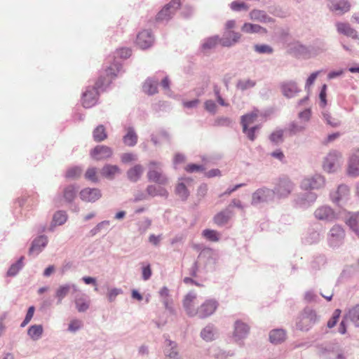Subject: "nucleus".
I'll return each instance as SVG.
<instances>
[{"label":"nucleus","mask_w":359,"mask_h":359,"mask_svg":"<svg viewBox=\"0 0 359 359\" xmlns=\"http://www.w3.org/2000/svg\"><path fill=\"white\" fill-rule=\"evenodd\" d=\"M121 172L120 168L114 165H106L101 171V174L106 178L113 179L114 176Z\"/></svg>","instance_id":"obj_25"},{"label":"nucleus","mask_w":359,"mask_h":359,"mask_svg":"<svg viewBox=\"0 0 359 359\" xmlns=\"http://www.w3.org/2000/svg\"><path fill=\"white\" fill-rule=\"evenodd\" d=\"M217 302L215 300H207L197 308V314L201 318H205L212 314L217 308Z\"/></svg>","instance_id":"obj_9"},{"label":"nucleus","mask_w":359,"mask_h":359,"mask_svg":"<svg viewBox=\"0 0 359 359\" xmlns=\"http://www.w3.org/2000/svg\"><path fill=\"white\" fill-rule=\"evenodd\" d=\"M181 2L180 0H172L164 6V7L158 13L156 17V21H164L170 20L175 13L180 8Z\"/></svg>","instance_id":"obj_4"},{"label":"nucleus","mask_w":359,"mask_h":359,"mask_svg":"<svg viewBox=\"0 0 359 359\" xmlns=\"http://www.w3.org/2000/svg\"><path fill=\"white\" fill-rule=\"evenodd\" d=\"M348 318L359 326V305L355 306L348 312Z\"/></svg>","instance_id":"obj_43"},{"label":"nucleus","mask_w":359,"mask_h":359,"mask_svg":"<svg viewBox=\"0 0 359 359\" xmlns=\"http://www.w3.org/2000/svg\"><path fill=\"white\" fill-rule=\"evenodd\" d=\"M351 5L348 0H331L330 9L332 11L344 14L351 10Z\"/></svg>","instance_id":"obj_14"},{"label":"nucleus","mask_w":359,"mask_h":359,"mask_svg":"<svg viewBox=\"0 0 359 359\" xmlns=\"http://www.w3.org/2000/svg\"><path fill=\"white\" fill-rule=\"evenodd\" d=\"M67 221V215L65 212L58 211L53 215V222L57 225H62Z\"/></svg>","instance_id":"obj_42"},{"label":"nucleus","mask_w":359,"mask_h":359,"mask_svg":"<svg viewBox=\"0 0 359 359\" xmlns=\"http://www.w3.org/2000/svg\"><path fill=\"white\" fill-rule=\"evenodd\" d=\"M201 337L206 341H210L214 337L212 329L210 327L204 328L201 332Z\"/></svg>","instance_id":"obj_54"},{"label":"nucleus","mask_w":359,"mask_h":359,"mask_svg":"<svg viewBox=\"0 0 359 359\" xmlns=\"http://www.w3.org/2000/svg\"><path fill=\"white\" fill-rule=\"evenodd\" d=\"M93 139L95 142H100L107 138L106 129L103 125L97 126L93 133Z\"/></svg>","instance_id":"obj_30"},{"label":"nucleus","mask_w":359,"mask_h":359,"mask_svg":"<svg viewBox=\"0 0 359 359\" xmlns=\"http://www.w3.org/2000/svg\"><path fill=\"white\" fill-rule=\"evenodd\" d=\"M255 82L250 79L240 80L237 83V87L242 90H246L248 88L255 86Z\"/></svg>","instance_id":"obj_46"},{"label":"nucleus","mask_w":359,"mask_h":359,"mask_svg":"<svg viewBox=\"0 0 359 359\" xmlns=\"http://www.w3.org/2000/svg\"><path fill=\"white\" fill-rule=\"evenodd\" d=\"M85 177L93 182H97V170L94 168H90L87 170L85 174Z\"/></svg>","instance_id":"obj_51"},{"label":"nucleus","mask_w":359,"mask_h":359,"mask_svg":"<svg viewBox=\"0 0 359 359\" xmlns=\"http://www.w3.org/2000/svg\"><path fill=\"white\" fill-rule=\"evenodd\" d=\"M254 48L255 51L259 53H271L273 52V48L271 46L265 44H257Z\"/></svg>","instance_id":"obj_52"},{"label":"nucleus","mask_w":359,"mask_h":359,"mask_svg":"<svg viewBox=\"0 0 359 359\" xmlns=\"http://www.w3.org/2000/svg\"><path fill=\"white\" fill-rule=\"evenodd\" d=\"M153 40L151 33L148 30H144L138 34L136 43L140 48L146 49L151 46Z\"/></svg>","instance_id":"obj_12"},{"label":"nucleus","mask_w":359,"mask_h":359,"mask_svg":"<svg viewBox=\"0 0 359 359\" xmlns=\"http://www.w3.org/2000/svg\"><path fill=\"white\" fill-rule=\"evenodd\" d=\"M176 192L182 199H186L188 196V191L184 183H179L177 185Z\"/></svg>","instance_id":"obj_48"},{"label":"nucleus","mask_w":359,"mask_h":359,"mask_svg":"<svg viewBox=\"0 0 359 359\" xmlns=\"http://www.w3.org/2000/svg\"><path fill=\"white\" fill-rule=\"evenodd\" d=\"M43 333V327L41 325H34L31 326L27 331L28 335L33 339H39Z\"/></svg>","instance_id":"obj_32"},{"label":"nucleus","mask_w":359,"mask_h":359,"mask_svg":"<svg viewBox=\"0 0 359 359\" xmlns=\"http://www.w3.org/2000/svg\"><path fill=\"white\" fill-rule=\"evenodd\" d=\"M158 83L151 80H147L143 86L144 91L149 94L153 95L157 92Z\"/></svg>","instance_id":"obj_34"},{"label":"nucleus","mask_w":359,"mask_h":359,"mask_svg":"<svg viewBox=\"0 0 359 359\" xmlns=\"http://www.w3.org/2000/svg\"><path fill=\"white\" fill-rule=\"evenodd\" d=\"M337 30L339 33L351 37L353 39L358 38L357 32L351 27L348 23L346 22H337L336 23Z\"/></svg>","instance_id":"obj_18"},{"label":"nucleus","mask_w":359,"mask_h":359,"mask_svg":"<svg viewBox=\"0 0 359 359\" xmlns=\"http://www.w3.org/2000/svg\"><path fill=\"white\" fill-rule=\"evenodd\" d=\"M123 142L126 145L133 147L136 144L137 142V135L132 128L127 129V133L123 138Z\"/></svg>","instance_id":"obj_29"},{"label":"nucleus","mask_w":359,"mask_h":359,"mask_svg":"<svg viewBox=\"0 0 359 359\" xmlns=\"http://www.w3.org/2000/svg\"><path fill=\"white\" fill-rule=\"evenodd\" d=\"M345 231L339 225H334L327 236V240L330 247L336 248L341 245L345 238Z\"/></svg>","instance_id":"obj_2"},{"label":"nucleus","mask_w":359,"mask_h":359,"mask_svg":"<svg viewBox=\"0 0 359 359\" xmlns=\"http://www.w3.org/2000/svg\"><path fill=\"white\" fill-rule=\"evenodd\" d=\"M341 155L338 151L330 152L323 162V169L328 172H335L341 165Z\"/></svg>","instance_id":"obj_5"},{"label":"nucleus","mask_w":359,"mask_h":359,"mask_svg":"<svg viewBox=\"0 0 359 359\" xmlns=\"http://www.w3.org/2000/svg\"><path fill=\"white\" fill-rule=\"evenodd\" d=\"M281 89L283 95L287 97H291L295 95L299 91L298 87L294 82H285L282 84Z\"/></svg>","instance_id":"obj_22"},{"label":"nucleus","mask_w":359,"mask_h":359,"mask_svg":"<svg viewBox=\"0 0 359 359\" xmlns=\"http://www.w3.org/2000/svg\"><path fill=\"white\" fill-rule=\"evenodd\" d=\"M81 325H82V323L81 320L74 319V320H71V322L69 325L68 330L70 332H74L77 331L78 330H79L81 327Z\"/></svg>","instance_id":"obj_57"},{"label":"nucleus","mask_w":359,"mask_h":359,"mask_svg":"<svg viewBox=\"0 0 359 359\" xmlns=\"http://www.w3.org/2000/svg\"><path fill=\"white\" fill-rule=\"evenodd\" d=\"M283 131L282 130H277L271 133L270 135V140L273 142L278 143L283 140Z\"/></svg>","instance_id":"obj_53"},{"label":"nucleus","mask_w":359,"mask_h":359,"mask_svg":"<svg viewBox=\"0 0 359 359\" xmlns=\"http://www.w3.org/2000/svg\"><path fill=\"white\" fill-rule=\"evenodd\" d=\"M34 310H35V309L33 306H30L28 309L25 318L24 319L23 322L21 323L20 326L22 327L26 326L30 322V320H32V318L34 316Z\"/></svg>","instance_id":"obj_55"},{"label":"nucleus","mask_w":359,"mask_h":359,"mask_svg":"<svg viewBox=\"0 0 359 359\" xmlns=\"http://www.w3.org/2000/svg\"><path fill=\"white\" fill-rule=\"evenodd\" d=\"M120 293H121V290L120 289L114 288L110 290L107 294L109 300L113 302Z\"/></svg>","instance_id":"obj_59"},{"label":"nucleus","mask_w":359,"mask_h":359,"mask_svg":"<svg viewBox=\"0 0 359 359\" xmlns=\"http://www.w3.org/2000/svg\"><path fill=\"white\" fill-rule=\"evenodd\" d=\"M75 303H76L77 310L79 312H84L89 307L88 302L86 300V299H84L83 297L76 299L75 301Z\"/></svg>","instance_id":"obj_44"},{"label":"nucleus","mask_w":359,"mask_h":359,"mask_svg":"<svg viewBox=\"0 0 359 359\" xmlns=\"http://www.w3.org/2000/svg\"><path fill=\"white\" fill-rule=\"evenodd\" d=\"M76 192H77V189L74 186H73V185L67 186L64 189V191H63V196H64L65 201L67 202H72L74 199Z\"/></svg>","instance_id":"obj_33"},{"label":"nucleus","mask_w":359,"mask_h":359,"mask_svg":"<svg viewBox=\"0 0 359 359\" xmlns=\"http://www.w3.org/2000/svg\"><path fill=\"white\" fill-rule=\"evenodd\" d=\"M116 53L121 58H128L131 55V50L128 48H121L116 50Z\"/></svg>","instance_id":"obj_56"},{"label":"nucleus","mask_w":359,"mask_h":359,"mask_svg":"<svg viewBox=\"0 0 359 359\" xmlns=\"http://www.w3.org/2000/svg\"><path fill=\"white\" fill-rule=\"evenodd\" d=\"M231 8L237 11L241 9L248 10V7L243 2L233 1L231 4Z\"/></svg>","instance_id":"obj_58"},{"label":"nucleus","mask_w":359,"mask_h":359,"mask_svg":"<svg viewBox=\"0 0 359 359\" xmlns=\"http://www.w3.org/2000/svg\"><path fill=\"white\" fill-rule=\"evenodd\" d=\"M347 223L350 227L357 233L359 230V213L352 215Z\"/></svg>","instance_id":"obj_40"},{"label":"nucleus","mask_w":359,"mask_h":359,"mask_svg":"<svg viewBox=\"0 0 359 359\" xmlns=\"http://www.w3.org/2000/svg\"><path fill=\"white\" fill-rule=\"evenodd\" d=\"M205 108L208 111L215 113L217 106L212 100H207L205 102Z\"/></svg>","instance_id":"obj_61"},{"label":"nucleus","mask_w":359,"mask_h":359,"mask_svg":"<svg viewBox=\"0 0 359 359\" xmlns=\"http://www.w3.org/2000/svg\"><path fill=\"white\" fill-rule=\"evenodd\" d=\"M249 332V327L241 321H236L233 335L237 339H241L246 336Z\"/></svg>","instance_id":"obj_23"},{"label":"nucleus","mask_w":359,"mask_h":359,"mask_svg":"<svg viewBox=\"0 0 359 359\" xmlns=\"http://www.w3.org/2000/svg\"><path fill=\"white\" fill-rule=\"evenodd\" d=\"M232 215V211L227 208L215 215L213 218L214 223L219 226H224L229 222Z\"/></svg>","instance_id":"obj_16"},{"label":"nucleus","mask_w":359,"mask_h":359,"mask_svg":"<svg viewBox=\"0 0 359 359\" xmlns=\"http://www.w3.org/2000/svg\"><path fill=\"white\" fill-rule=\"evenodd\" d=\"M107 82H109V79L106 80L105 77L100 76L94 87L86 89L81 98L82 105L85 108H90L95 105L99 96L98 89L102 88Z\"/></svg>","instance_id":"obj_1"},{"label":"nucleus","mask_w":359,"mask_h":359,"mask_svg":"<svg viewBox=\"0 0 359 359\" xmlns=\"http://www.w3.org/2000/svg\"><path fill=\"white\" fill-rule=\"evenodd\" d=\"M294 189V184L287 177L278 179L274 188L273 194H276L280 197H286L289 196Z\"/></svg>","instance_id":"obj_7"},{"label":"nucleus","mask_w":359,"mask_h":359,"mask_svg":"<svg viewBox=\"0 0 359 359\" xmlns=\"http://www.w3.org/2000/svg\"><path fill=\"white\" fill-rule=\"evenodd\" d=\"M347 172L353 177L359 175V149L351 156Z\"/></svg>","instance_id":"obj_15"},{"label":"nucleus","mask_w":359,"mask_h":359,"mask_svg":"<svg viewBox=\"0 0 359 359\" xmlns=\"http://www.w3.org/2000/svg\"><path fill=\"white\" fill-rule=\"evenodd\" d=\"M151 276V269L150 265L148 264L147 266L142 268V278L144 280H147Z\"/></svg>","instance_id":"obj_62"},{"label":"nucleus","mask_w":359,"mask_h":359,"mask_svg":"<svg viewBox=\"0 0 359 359\" xmlns=\"http://www.w3.org/2000/svg\"><path fill=\"white\" fill-rule=\"evenodd\" d=\"M315 217L320 220H332L335 218L334 211L329 207L323 206L315 211Z\"/></svg>","instance_id":"obj_17"},{"label":"nucleus","mask_w":359,"mask_h":359,"mask_svg":"<svg viewBox=\"0 0 359 359\" xmlns=\"http://www.w3.org/2000/svg\"><path fill=\"white\" fill-rule=\"evenodd\" d=\"M23 257H21L15 264L11 265L9 268L7 275L8 276H13L19 271V270L22 267L23 265Z\"/></svg>","instance_id":"obj_38"},{"label":"nucleus","mask_w":359,"mask_h":359,"mask_svg":"<svg viewBox=\"0 0 359 359\" xmlns=\"http://www.w3.org/2000/svg\"><path fill=\"white\" fill-rule=\"evenodd\" d=\"M147 177L149 181L159 184L164 185L168 183V178L163 174L159 163L155 161L149 164Z\"/></svg>","instance_id":"obj_3"},{"label":"nucleus","mask_w":359,"mask_h":359,"mask_svg":"<svg viewBox=\"0 0 359 359\" xmlns=\"http://www.w3.org/2000/svg\"><path fill=\"white\" fill-rule=\"evenodd\" d=\"M290 50L297 56L306 55L309 53L308 49L305 46L299 43L294 44L293 47L290 48Z\"/></svg>","instance_id":"obj_39"},{"label":"nucleus","mask_w":359,"mask_h":359,"mask_svg":"<svg viewBox=\"0 0 359 359\" xmlns=\"http://www.w3.org/2000/svg\"><path fill=\"white\" fill-rule=\"evenodd\" d=\"M81 175V169L78 167L71 168L66 172V177L69 179H75Z\"/></svg>","instance_id":"obj_45"},{"label":"nucleus","mask_w":359,"mask_h":359,"mask_svg":"<svg viewBox=\"0 0 359 359\" xmlns=\"http://www.w3.org/2000/svg\"><path fill=\"white\" fill-rule=\"evenodd\" d=\"M318 72H314V73H312L310 76L308 78L307 81H306V86L307 87H310L315 81V80L316 79L318 75Z\"/></svg>","instance_id":"obj_64"},{"label":"nucleus","mask_w":359,"mask_h":359,"mask_svg":"<svg viewBox=\"0 0 359 359\" xmlns=\"http://www.w3.org/2000/svg\"><path fill=\"white\" fill-rule=\"evenodd\" d=\"M273 194L269 189H260L256 191L252 196V201L255 203L267 201Z\"/></svg>","instance_id":"obj_19"},{"label":"nucleus","mask_w":359,"mask_h":359,"mask_svg":"<svg viewBox=\"0 0 359 359\" xmlns=\"http://www.w3.org/2000/svg\"><path fill=\"white\" fill-rule=\"evenodd\" d=\"M324 184V178L320 175L315 177L304 179L302 182V187L304 189H319Z\"/></svg>","instance_id":"obj_13"},{"label":"nucleus","mask_w":359,"mask_h":359,"mask_svg":"<svg viewBox=\"0 0 359 359\" xmlns=\"http://www.w3.org/2000/svg\"><path fill=\"white\" fill-rule=\"evenodd\" d=\"M218 41V37L209 38L203 43L202 48L204 51L212 49L217 46Z\"/></svg>","instance_id":"obj_41"},{"label":"nucleus","mask_w":359,"mask_h":359,"mask_svg":"<svg viewBox=\"0 0 359 359\" xmlns=\"http://www.w3.org/2000/svg\"><path fill=\"white\" fill-rule=\"evenodd\" d=\"M202 235L207 240L212 242H217L219 240V233L212 229H205L202 232Z\"/></svg>","instance_id":"obj_35"},{"label":"nucleus","mask_w":359,"mask_h":359,"mask_svg":"<svg viewBox=\"0 0 359 359\" xmlns=\"http://www.w3.org/2000/svg\"><path fill=\"white\" fill-rule=\"evenodd\" d=\"M311 112L310 109H305L299 113V116L301 119L308 121L311 117Z\"/></svg>","instance_id":"obj_63"},{"label":"nucleus","mask_w":359,"mask_h":359,"mask_svg":"<svg viewBox=\"0 0 359 359\" xmlns=\"http://www.w3.org/2000/svg\"><path fill=\"white\" fill-rule=\"evenodd\" d=\"M196 294L194 292H190L185 296L183 300V306L187 314L190 316H194L197 315V308H196Z\"/></svg>","instance_id":"obj_8"},{"label":"nucleus","mask_w":359,"mask_h":359,"mask_svg":"<svg viewBox=\"0 0 359 359\" xmlns=\"http://www.w3.org/2000/svg\"><path fill=\"white\" fill-rule=\"evenodd\" d=\"M100 190L98 189L86 188L81 191L80 198L82 201L93 203L101 197Z\"/></svg>","instance_id":"obj_10"},{"label":"nucleus","mask_w":359,"mask_h":359,"mask_svg":"<svg viewBox=\"0 0 359 359\" xmlns=\"http://www.w3.org/2000/svg\"><path fill=\"white\" fill-rule=\"evenodd\" d=\"M172 342L171 341H168V344L170 346V349H165V356L166 359H180L177 351L175 350V345L172 346Z\"/></svg>","instance_id":"obj_36"},{"label":"nucleus","mask_w":359,"mask_h":359,"mask_svg":"<svg viewBox=\"0 0 359 359\" xmlns=\"http://www.w3.org/2000/svg\"><path fill=\"white\" fill-rule=\"evenodd\" d=\"M90 155L95 160H102L111 156L112 150L109 147L99 145L91 151Z\"/></svg>","instance_id":"obj_11"},{"label":"nucleus","mask_w":359,"mask_h":359,"mask_svg":"<svg viewBox=\"0 0 359 359\" xmlns=\"http://www.w3.org/2000/svg\"><path fill=\"white\" fill-rule=\"evenodd\" d=\"M70 286L68 285L60 286L56 291V297L59 299L60 302L69 293Z\"/></svg>","instance_id":"obj_47"},{"label":"nucleus","mask_w":359,"mask_h":359,"mask_svg":"<svg viewBox=\"0 0 359 359\" xmlns=\"http://www.w3.org/2000/svg\"><path fill=\"white\" fill-rule=\"evenodd\" d=\"M241 34L238 32L229 31L226 34V38L221 40L223 46H231L239 41Z\"/></svg>","instance_id":"obj_26"},{"label":"nucleus","mask_w":359,"mask_h":359,"mask_svg":"<svg viewBox=\"0 0 359 359\" xmlns=\"http://www.w3.org/2000/svg\"><path fill=\"white\" fill-rule=\"evenodd\" d=\"M184 170L187 172H201L205 170L204 167L201 165H197L194 163H190L185 166Z\"/></svg>","instance_id":"obj_50"},{"label":"nucleus","mask_w":359,"mask_h":359,"mask_svg":"<svg viewBox=\"0 0 359 359\" xmlns=\"http://www.w3.org/2000/svg\"><path fill=\"white\" fill-rule=\"evenodd\" d=\"M318 320V317L315 311L312 310H305L299 317L297 323V327L301 330H308Z\"/></svg>","instance_id":"obj_6"},{"label":"nucleus","mask_w":359,"mask_h":359,"mask_svg":"<svg viewBox=\"0 0 359 359\" xmlns=\"http://www.w3.org/2000/svg\"><path fill=\"white\" fill-rule=\"evenodd\" d=\"M259 129V126H255L250 128L246 127L245 130L243 129V131L247 135L249 140L253 141L255 139V132Z\"/></svg>","instance_id":"obj_49"},{"label":"nucleus","mask_w":359,"mask_h":359,"mask_svg":"<svg viewBox=\"0 0 359 359\" xmlns=\"http://www.w3.org/2000/svg\"><path fill=\"white\" fill-rule=\"evenodd\" d=\"M144 172V168L140 164H137L127 171L128 180L133 182H137Z\"/></svg>","instance_id":"obj_20"},{"label":"nucleus","mask_w":359,"mask_h":359,"mask_svg":"<svg viewBox=\"0 0 359 359\" xmlns=\"http://www.w3.org/2000/svg\"><path fill=\"white\" fill-rule=\"evenodd\" d=\"M258 110H254L252 112L241 116V125L243 129L245 130L246 127H249L254 123L258 117Z\"/></svg>","instance_id":"obj_24"},{"label":"nucleus","mask_w":359,"mask_h":359,"mask_svg":"<svg viewBox=\"0 0 359 359\" xmlns=\"http://www.w3.org/2000/svg\"><path fill=\"white\" fill-rule=\"evenodd\" d=\"M349 192L348 188L346 186L341 185L338 187L337 191L336 194H338L339 196H332V201L334 202H339L344 196L348 194Z\"/></svg>","instance_id":"obj_37"},{"label":"nucleus","mask_w":359,"mask_h":359,"mask_svg":"<svg viewBox=\"0 0 359 359\" xmlns=\"http://www.w3.org/2000/svg\"><path fill=\"white\" fill-rule=\"evenodd\" d=\"M242 32L245 33H264L266 34L267 32L266 29L258 25H254L252 23H245L241 27Z\"/></svg>","instance_id":"obj_28"},{"label":"nucleus","mask_w":359,"mask_h":359,"mask_svg":"<svg viewBox=\"0 0 359 359\" xmlns=\"http://www.w3.org/2000/svg\"><path fill=\"white\" fill-rule=\"evenodd\" d=\"M286 333L282 329L272 330L269 334V339L273 344H279L285 341Z\"/></svg>","instance_id":"obj_27"},{"label":"nucleus","mask_w":359,"mask_h":359,"mask_svg":"<svg viewBox=\"0 0 359 359\" xmlns=\"http://www.w3.org/2000/svg\"><path fill=\"white\" fill-rule=\"evenodd\" d=\"M250 19L252 20H257L259 22H271L272 20L267 17L265 13L259 10H253L250 13Z\"/></svg>","instance_id":"obj_31"},{"label":"nucleus","mask_w":359,"mask_h":359,"mask_svg":"<svg viewBox=\"0 0 359 359\" xmlns=\"http://www.w3.org/2000/svg\"><path fill=\"white\" fill-rule=\"evenodd\" d=\"M48 243L47 237L41 236L36 238L29 249V254L36 252L38 254L41 251L42 248H44Z\"/></svg>","instance_id":"obj_21"},{"label":"nucleus","mask_w":359,"mask_h":359,"mask_svg":"<svg viewBox=\"0 0 359 359\" xmlns=\"http://www.w3.org/2000/svg\"><path fill=\"white\" fill-rule=\"evenodd\" d=\"M136 160L135 155L132 153H125L121 156V161L123 163H129Z\"/></svg>","instance_id":"obj_60"}]
</instances>
